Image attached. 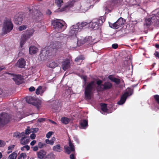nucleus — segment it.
<instances>
[{
	"label": "nucleus",
	"instance_id": "nucleus-50",
	"mask_svg": "<svg viewBox=\"0 0 159 159\" xmlns=\"http://www.w3.org/2000/svg\"><path fill=\"white\" fill-rule=\"evenodd\" d=\"M46 13L47 15H50L51 14L52 12L49 9H48L46 11Z\"/></svg>",
	"mask_w": 159,
	"mask_h": 159
},
{
	"label": "nucleus",
	"instance_id": "nucleus-28",
	"mask_svg": "<svg viewBox=\"0 0 159 159\" xmlns=\"http://www.w3.org/2000/svg\"><path fill=\"white\" fill-rule=\"evenodd\" d=\"M52 150L53 151L58 152H60L62 151L61 147L59 144L54 146Z\"/></svg>",
	"mask_w": 159,
	"mask_h": 159
},
{
	"label": "nucleus",
	"instance_id": "nucleus-42",
	"mask_svg": "<svg viewBox=\"0 0 159 159\" xmlns=\"http://www.w3.org/2000/svg\"><path fill=\"white\" fill-rule=\"evenodd\" d=\"M45 142L48 144H49L51 145H53L54 143L51 141V140H49L48 139H46L45 140Z\"/></svg>",
	"mask_w": 159,
	"mask_h": 159
},
{
	"label": "nucleus",
	"instance_id": "nucleus-39",
	"mask_svg": "<svg viewBox=\"0 0 159 159\" xmlns=\"http://www.w3.org/2000/svg\"><path fill=\"white\" fill-rule=\"evenodd\" d=\"M6 144V143L4 141L0 139V147H4Z\"/></svg>",
	"mask_w": 159,
	"mask_h": 159
},
{
	"label": "nucleus",
	"instance_id": "nucleus-4",
	"mask_svg": "<svg viewBox=\"0 0 159 159\" xmlns=\"http://www.w3.org/2000/svg\"><path fill=\"white\" fill-rule=\"evenodd\" d=\"M95 82L92 81L88 83L84 88L85 98L87 100H90L91 98L93 90L95 89Z\"/></svg>",
	"mask_w": 159,
	"mask_h": 159
},
{
	"label": "nucleus",
	"instance_id": "nucleus-9",
	"mask_svg": "<svg viewBox=\"0 0 159 159\" xmlns=\"http://www.w3.org/2000/svg\"><path fill=\"white\" fill-rule=\"evenodd\" d=\"M34 33L33 30H28L22 35L20 43V46L22 48L27 39L32 36Z\"/></svg>",
	"mask_w": 159,
	"mask_h": 159
},
{
	"label": "nucleus",
	"instance_id": "nucleus-3",
	"mask_svg": "<svg viewBox=\"0 0 159 159\" xmlns=\"http://www.w3.org/2000/svg\"><path fill=\"white\" fill-rule=\"evenodd\" d=\"M52 24L53 28L56 30L60 32L64 31L66 27L65 22L60 19L52 20Z\"/></svg>",
	"mask_w": 159,
	"mask_h": 159
},
{
	"label": "nucleus",
	"instance_id": "nucleus-36",
	"mask_svg": "<svg viewBox=\"0 0 159 159\" xmlns=\"http://www.w3.org/2000/svg\"><path fill=\"white\" fill-rule=\"evenodd\" d=\"M26 157V155L25 153H21L19 156L18 157V159H21L22 158L23 159L25 158Z\"/></svg>",
	"mask_w": 159,
	"mask_h": 159
},
{
	"label": "nucleus",
	"instance_id": "nucleus-10",
	"mask_svg": "<svg viewBox=\"0 0 159 159\" xmlns=\"http://www.w3.org/2000/svg\"><path fill=\"white\" fill-rule=\"evenodd\" d=\"M126 22L125 19L122 17H120L114 23L109 22V25L110 27L113 29H117L123 26Z\"/></svg>",
	"mask_w": 159,
	"mask_h": 159
},
{
	"label": "nucleus",
	"instance_id": "nucleus-45",
	"mask_svg": "<svg viewBox=\"0 0 159 159\" xmlns=\"http://www.w3.org/2000/svg\"><path fill=\"white\" fill-rule=\"evenodd\" d=\"M39 130V129L38 128H32L31 129V132H33L34 133H36L37 131H38Z\"/></svg>",
	"mask_w": 159,
	"mask_h": 159
},
{
	"label": "nucleus",
	"instance_id": "nucleus-47",
	"mask_svg": "<svg viewBox=\"0 0 159 159\" xmlns=\"http://www.w3.org/2000/svg\"><path fill=\"white\" fill-rule=\"evenodd\" d=\"M112 47L115 49H116L118 47V45L117 43H114L112 44Z\"/></svg>",
	"mask_w": 159,
	"mask_h": 159
},
{
	"label": "nucleus",
	"instance_id": "nucleus-43",
	"mask_svg": "<svg viewBox=\"0 0 159 159\" xmlns=\"http://www.w3.org/2000/svg\"><path fill=\"white\" fill-rule=\"evenodd\" d=\"M45 145L46 144L45 143H43L41 142H39L38 144V147L40 148H42L44 145Z\"/></svg>",
	"mask_w": 159,
	"mask_h": 159
},
{
	"label": "nucleus",
	"instance_id": "nucleus-62",
	"mask_svg": "<svg viewBox=\"0 0 159 159\" xmlns=\"http://www.w3.org/2000/svg\"><path fill=\"white\" fill-rule=\"evenodd\" d=\"M155 47L157 48H159V44H156L155 45Z\"/></svg>",
	"mask_w": 159,
	"mask_h": 159
},
{
	"label": "nucleus",
	"instance_id": "nucleus-31",
	"mask_svg": "<svg viewBox=\"0 0 159 159\" xmlns=\"http://www.w3.org/2000/svg\"><path fill=\"white\" fill-rule=\"evenodd\" d=\"M17 157V152L16 151H15L10 154L9 155L8 158V159H16Z\"/></svg>",
	"mask_w": 159,
	"mask_h": 159
},
{
	"label": "nucleus",
	"instance_id": "nucleus-38",
	"mask_svg": "<svg viewBox=\"0 0 159 159\" xmlns=\"http://www.w3.org/2000/svg\"><path fill=\"white\" fill-rule=\"evenodd\" d=\"M31 132H31V129H30V127L29 126H28L27 128L25 130V134H29Z\"/></svg>",
	"mask_w": 159,
	"mask_h": 159
},
{
	"label": "nucleus",
	"instance_id": "nucleus-20",
	"mask_svg": "<svg viewBox=\"0 0 159 159\" xmlns=\"http://www.w3.org/2000/svg\"><path fill=\"white\" fill-rule=\"evenodd\" d=\"M46 155V152L43 150H40L37 152L38 157L40 159L44 158Z\"/></svg>",
	"mask_w": 159,
	"mask_h": 159
},
{
	"label": "nucleus",
	"instance_id": "nucleus-53",
	"mask_svg": "<svg viewBox=\"0 0 159 159\" xmlns=\"http://www.w3.org/2000/svg\"><path fill=\"white\" fill-rule=\"evenodd\" d=\"M36 143V141L35 140H33L30 143V144L33 146Z\"/></svg>",
	"mask_w": 159,
	"mask_h": 159
},
{
	"label": "nucleus",
	"instance_id": "nucleus-46",
	"mask_svg": "<svg viewBox=\"0 0 159 159\" xmlns=\"http://www.w3.org/2000/svg\"><path fill=\"white\" fill-rule=\"evenodd\" d=\"M15 147V145L9 146L8 148V150L12 151L13 149Z\"/></svg>",
	"mask_w": 159,
	"mask_h": 159
},
{
	"label": "nucleus",
	"instance_id": "nucleus-13",
	"mask_svg": "<svg viewBox=\"0 0 159 159\" xmlns=\"http://www.w3.org/2000/svg\"><path fill=\"white\" fill-rule=\"evenodd\" d=\"M61 43L58 41L52 42L49 46V48L50 49L49 50L56 52L57 50L61 48Z\"/></svg>",
	"mask_w": 159,
	"mask_h": 159
},
{
	"label": "nucleus",
	"instance_id": "nucleus-54",
	"mask_svg": "<svg viewBox=\"0 0 159 159\" xmlns=\"http://www.w3.org/2000/svg\"><path fill=\"white\" fill-rule=\"evenodd\" d=\"M24 147L28 151L30 149V147L28 145H25L24 146Z\"/></svg>",
	"mask_w": 159,
	"mask_h": 159
},
{
	"label": "nucleus",
	"instance_id": "nucleus-59",
	"mask_svg": "<svg viewBox=\"0 0 159 159\" xmlns=\"http://www.w3.org/2000/svg\"><path fill=\"white\" fill-rule=\"evenodd\" d=\"M49 121L52 123V124H56L57 123L56 122H55V121L52 120H49Z\"/></svg>",
	"mask_w": 159,
	"mask_h": 159
},
{
	"label": "nucleus",
	"instance_id": "nucleus-44",
	"mask_svg": "<svg viewBox=\"0 0 159 159\" xmlns=\"http://www.w3.org/2000/svg\"><path fill=\"white\" fill-rule=\"evenodd\" d=\"M53 134V132L52 131L49 132L46 135L47 138H49L52 134Z\"/></svg>",
	"mask_w": 159,
	"mask_h": 159
},
{
	"label": "nucleus",
	"instance_id": "nucleus-23",
	"mask_svg": "<svg viewBox=\"0 0 159 159\" xmlns=\"http://www.w3.org/2000/svg\"><path fill=\"white\" fill-rule=\"evenodd\" d=\"M155 18H156V16H155L152 17L151 18H148L146 19L145 20L144 25L147 27L150 26L152 21V19H155Z\"/></svg>",
	"mask_w": 159,
	"mask_h": 159
},
{
	"label": "nucleus",
	"instance_id": "nucleus-18",
	"mask_svg": "<svg viewBox=\"0 0 159 159\" xmlns=\"http://www.w3.org/2000/svg\"><path fill=\"white\" fill-rule=\"evenodd\" d=\"M102 85L103 86V90H109L111 89L112 87V84L109 82H106Z\"/></svg>",
	"mask_w": 159,
	"mask_h": 159
},
{
	"label": "nucleus",
	"instance_id": "nucleus-8",
	"mask_svg": "<svg viewBox=\"0 0 159 159\" xmlns=\"http://www.w3.org/2000/svg\"><path fill=\"white\" fill-rule=\"evenodd\" d=\"M105 16H101L99 19L91 22L89 24V26L92 29L94 30L97 29L98 28V27L101 26L105 21Z\"/></svg>",
	"mask_w": 159,
	"mask_h": 159
},
{
	"label": "nucleus",
	"instance_id": "nucleus-60",
	"mask_svg": "<svg viewBox=\"0 0 159 159\" xmlns=\"http://www.w3.org/2000/svg\"><path fill=\"white\" fill-rule=\"evenodd\" d=\"M51 141L54 143V141L55 140V138L54 137H53L51 139Z\"/></svg>",
	"mask_w": 159,
	"mask_h": 159
},
{
	"label": "nucleus",
	"instance_id": "nucleus-1",
	"mask_svg": "<svg viewBox=\"0 0 159 159\" xmlns=\"http://www.w3.org/2000/svg\"><path fill=\"white\" fill-rule=\"evenodd\" d=\"M88 24L86 22H78L75 25H73L70 28L69 35L71 36H76L78 33L80 32Z\"/></svg>",
	"mask_w": 159,
	"mask_h": 159
},
{
	"label": "nucleus",
	"instance_id": "nucleus-12",
	"mask_svg": "<svg viewBox=\"0 0 159 159\" xmlns=\"http://www.w3.org/2000/svg\"><path fill=\"white\" fill-rule=\"evenodd\" d=\"M69 147L66 146L64 147L65 153L68 154H70L71 152H74L75 151L74 145L70 139L69 140Z\"/></svg>",
	"mask_w": 159,
	"mask_h": 159
},
{
	"label": "nucleus",
	"instance_id": "nucleus-64",
	"mask_svg": "<svg viewBox=\"0 0 159 159\" xmlns=\"http://www.w3.org/2000/svg\"><path fill=\"white\" fill-rule=\"evenodd\" d=\"M24 148H25L24 147V146L22 147H21V150L22 151H24Z\"/></svg>",
	"mask_w": 159,
	"mask_h": 159
},
{
	"label": "nucleus",
	"instance_id": "nucleus-61",
	"mask_svg": "<svg viewBox=\"0 0 159 159\" xmlns=\"http://www.w3.org/2000/svg\"><path fill=\"white\" fill-rule=\"evenodd\" d=\"M25 133L24 132H22L21 133V134H20L21 136H23L24 137H25Z\"/></svg>",
	"mask_w": 159,
	"mask_h": 159
},
{
	"label": "nucleus",
	"instance_id": "nucleus-29",
	"mask_svg": "<svg viewBox=\"0 0 159 159\" xmlns=\"http://www.w3.org/2000/svg\"><path fill=\"white\" fill-rule=\"evenodd\" d=\"M57 5V6L59 7V11L60 9V8L61 7L64 2L62 0H55L54 2Z\"/></svg>",
	"mask_w": 159,
	"mask_h": 159
},
{
	"label": "nucleus",
	"instance_id": "nucleus-37",
	"mask_svg": "<svg viewBox=\"0 0 159 159\" xmlns=\"http://www.w3.org/2000/svg\"><path fill=\"white\" fill-rule=\"evenodd\" d=\"M13 136L19 139L21 137L20 134L19 132H16L14 133Z\"/></svg>",
	"mask_w": 159,
	"mask_h": 159
},
{
	"label": "nucleus",
	"instance_id": "nucleus-51",
	"mask_svg": "<svg viewBox=\"0 0 159 159\" xmlns=\"http://www.w3.org/2000/svg\"><path fill=\"white\" fill-rule=\"evenodd\" d=\"M35 137H36V135L34 134H31L30 135V138L32 139H34L35 138Z\"/></svg>",
	"mask_w": 159,
	"mask_h": 159
},
{
	"label": "nucleus",
	"instance_id": "nucleus-55",
	"mask_svg": "<svg viewBox=\"0 0 159 159\" xmlns=\"http://www.w3.org/2000/svg\"><path fill=\"white\" fill-rule=\"evenodd\" d=\"M154 55L156 57H159V52L156 51L154 53Z\"/></svg>",
	"mask_w": 159,
	"mask_h": 159
},
{
	"label": "nucleus",
	"instance_id": "nucleus-52",
	"mask_svg": "<svg viewBox=\"0 0 159 159\" xmlns=\"http://www.w3.org/2000/svg\"><path fill=\"white\" fill-rule=\"evenodd\" d=\"M33 148V150L35 151H37L38 149V147L37 146H35L34 147H32Z\"/></svg>",
	"mask_w": 159,
	"mask_h": 159
},
{
	"label": "nucleus",
	"instance_id": "nucleus-19",
	"mask_svg": "<svg viewBox=\"0 0 159 159\" xmlns=\"http://www.w3.org/2000/svg\"><path fill=\"white\" fill-rule=\"evenodd\" d=\"M108 78L111 81L115 82L117 84H119L120 83V79L114 77L112 75H109L108 77Z\"/></svg>",
	"mask_w": 159,
	"mask_h": 159
},
{
	"label": "nucleus",
	"instance_id": "nucleus-35",
	"mask_svg": "<svg viewBox=\"0 0 159 159\" xmlns=\"http://www.w3.org/2000/svg\"><path fill=\"white\" fill-rule=\"evenodd\" d=\"M58 64L54 61L50 62L49 64V67L53 68H55L58 66Z\"/></svg>",
	"mask_w": 159,
	"mask_h": 159
},
{
	"label": "nucleus",
	"instance_id": "nucleus-17",
	"mask_svg": "<svg viewBox=\"0 0 159 159\" xmlns=\"http://www.w3.org/2000/svg\"><path fill=\"white\" fill-rule=\"evenodd\" d=\"M70 66V61L69 59H67L62 63V69L63 70H66L69 68Z\"/></svg>",
	"mask_w": 159,
	"mask_h": 159
},
{
	"label": "nucleus",
	"instance_id": "nucleus-41",
	"mask_svg": "<svg viewBox=\"0 0 159 159\" xmlns=\"http://www.w3.org/2000/svg\"><path fill=\"white\" fill-rule=\"evenodd\" d=\"M102 81L101 80H99L97 81L96 83L98 85V87L97 88V90L98 89L99 86H102Z\"/></svg>",
	"mask_w": 159,
	"mask_h": 159
},
{
	"label": "nucleus",
	"instance_id": "nucleus-34",
	"mask_svg": "<svg viewBox=\"0 0 159 159\" xmlns=\"http://www.w3.org/2000/svg\"><path fill=\"white\" fill-rule=\"evenodd\" d=\"M61 121L63 123L66 125L69 123L70 120L67 117H63L61 118Z\"/></svg>",
	"mask_w": 159,
	"mask_h": 159
},
{
	"label": "nucleus",
	"instance_id": "nucleus-14",
	"mask_svg": "<svg viewBox=\"0 0 159 159\" xmlns=\"http://www.w3.org/2000/svg\"><path fill=\"white\" fill-rule=\"evenodd\" d=\"M75 2L74 0H70L65 3L64 6L59 10V11L62 12L66 10L68 8H70L72 7Z\"/></svg>",
	"mask_w": 159,
	"mask_h": 159
},
{
	"label": "nucleus",
	"instance_id": "nucleus-6",
	"mask_svg": "<svg viewBox=\"0 0 159 159\" xmlns=\"http://www.w3.org/2000/svg\"><path fill=\"white\" fill-rule=\"evenodd\" d=\"M11 117L7 113L2 112L0 114V127H3L10 121Z\"/></svg>",
	"mask_w": 159,
	"mask_h": 159
},
{
	"label": "nucleus",
	"instance_id": "nucleus-56",
	"mask_svg": "<svg viewBox=\"0 0 159 159\" xmlns=\"http://www.w3.org/2000/svg\"><path fill=\"white\" fill-rule=\"evenodd\" d=\"M70 159H75L74 155L73 154H71L70 155Z\"/></svg>",
	"mask_w": 159,
	"mask_h": 159
},
{
	"label": "nucleus",
	"instance_id": "nucleus-26",
	"mask_svg": "<svg viewBox=\"0 0 159 159\" xmlns=\"http://www.w3.org/2000/svg\"><path fill=\"white\" fill-rule=\"evenodd\" d=\"M38 48L34 46H31L29 48V52L31 55L35 54L38 51Z\"/></svg>",
	"mask_w": 159,
	"mask_h": 159
},
{
	"label": "nucleus",
	"instance_id": "nucleus-7",
	"mask_svg": "<svg viewBox=\"0 0 159 159\" xmlns=\"http://www.w3.org/2000/svg\"><path fill=\"white\" fill-rule=\"evenodd\" d=\"M29 12V17L33 19L38 20L39 18H41L43 14L39 10L33 9V8L28 7Z\"/></svg>",
	"mask_w": 159,
	"mask_h": 159
},
{
	"label": "nucleus",
	"instance_id": "nucleus-40",
	"mask_svg": "<svg viewBox=\"0 0 159 159\" xmlns=\"http://www.w3.org/2000/svg\"><path fill=\"white\" fill-rule=\"evenodd\" d=\"M26 26L24 25L20 26L18 28V29L19 31H21L26 29Z\"/></svg>",
	"mask_w": 159,
	"mask_h": 159
},
{
	"label": "nucleus",
	"instance_id": "nucleus-32",
	"mask_svg": "<svg viewBox=\"0 0 159 159\" xmlns=\"http://www.w3.org/2000/svg\"><path fill=\"white\" fill-rule=\"evenodd\" d=\"M100 105L101 109L103 111L106 112L107 111L108 109L107 104L104 103H101Z\"/></svg>",
	"mask_w": 159,
	"mask_h": 159
},
{
	"label": "nucleus",
	"instance_id": "nucleus-11",
	"mask_svg": "<svg viewBox=\"0 0 159 159\" xmlns=\"http://www.w3.org/2000/svg\"><path fill=\"white\" fill-rule=\"evenodd\" d=\"M25 100L27 103L32 104L35 106L38 109H39L41 106L40 102L37 101L35 98L33 97L27 96L25 98Z\"/></svg>",
	"mask_w": 159,
	"mask_h": 159
},
{
	"label": "nucleus",
	"instance_id": "nucleus-49",
	"mask_svg": "<svg viewBox=\"0 0 159 159\" xmlns=\"http://www.w3.org/2000/svg\"><path fill=\"white\" fill-rule=\"evenodd\" d=\"M35 90V88L33 86L31 87L29 89V90L30 92H33Z\"/></svg>",
	"mask_w": 159,
	"mask_h": 159
},
{
	"label": "nucleus",
	"instance_id": "nucleus-63",
	"mask_svg": "<svg viewBox=\"0 0 159 159\" xmlns=\"http://www.w3.org/2000/svg\"><path fill=\"white\" fill-rule=\"evenodd\" d=\"M88 38H86L84 40V41L85 42H87L88 41Z\"/></svg>",
	"mask_w": 159,
	"mask_h": 159
},
{
	"label": "nucleus",
	"instance_id": "nucleus-48",
	"mask_svg": "<svg viewBox=\"0 0 159 159\" xmlns=\"http://www.w3.org/2000/svg\"><path fill=\"white\" fill-rule=\"evenodd\" d=\"M45 120V119L44 118H40L38 119V121L39 122H42L44 121Z\"/></svg>",
	"mask_w": 159,
	"mask_h": 159
},
{
	"label": "nucleus",
	"instance_id": "nucleus-22",
	"mask_svg": "<svg viewBox=\"0 0 159 159\" xmlns=\"http://www.w3.org/2000/svg\"><path fill=\"white\" fill-rule=\"evenodd\" d=\"M80 124L81 127L83 129H85L88 126V122L85 120H81L80 122Z\"/></svg>",
	"mask_w": 159,
	"mask_h": 159
},
{
	"label": "nucleus",
	"instance_id": "nucleus-15",
	"mask_svg": "<svg viewBox=\"0 0 159 159\" xmlns=\"http://www.w3.org/2000/svg\"><path fill=\"white\" fill-rule=\"evenodd\" d=\"M13 75V79L17 85H19L22 83V80L23 77L20 75H14L11 74Z\"/></svg>",
	"mask_w": 159,
	"mask_h": 159
},
{
	"label": "nucleus",
	"instance_id": "nucleus-33",
	"mask_svg": "<svg viewBox=\"0 0 159 159\" xmlns=\"http://www.w3.org/2000/svg\"><path fill=\"white\" fill-rule=\"evenodd\" d=\"M84 59L85 57H84V56L82 55H80L79 56L76 58L75 59V61L77 63H78V62H80L81 60H84Z\"/></svg>",
	"mask_w": 159,
	"mask_h": 159
},
{
	"label": "nucleus",
	"instance_id": "nucleus-16",
	"mask_svg": "<svg viewBox=\"0 0 159 159\" xmlns=\"http://www.w3.org/2000/svg\"><path fill=\"white\" fill-rule=\"evenodd\" d=\"M25 18L24 15L20 14L18 15L15 18V22L16 24L21 25Z\"/></svg>",
	"mask_w": 159,
	"mask_h": 159
},
{
	"label": "nucleus",
	"instance_id": "nucleus-57",
	"mask_svg": "<svg viewBox=\"0 0 159 159\" xmlns=\"http://www.w3.org/2000/svg\"><path fill=\"white\" fill-rule=\"evenodd\" d=\"M5 69V67L3 66L0 67V72L2 70Z\"/></svg>",
	"mask_w": 159,
	"mask_h": 159
},
{
	"label": "nucleus",
	"instance_id": "nucleus-5",
	"mask_svg": "<svg viewBox=\"0 0 159 159\" xmlns=\"http://www.w3.org/2000/svg\"><path fill=\"white\" fill-rule=\"evenodd\" d=\"M13 25L11 20L6 18L4 21L2 30L4 34L10 32L13 29Z\"/></svg>",
	"mask_w": 159,
	"mask_h": 159
},
{
	"label": "nucleus",
	"instance_id": "nucleus-30",
	"mask_svg": "<svg viewBox=\"0 0 159 159\" xmlns=\"http://www.w3.org/2000/svg\"><path fill=\"white\" fill-rule=\"evenodd\" d=\"M44 92V91L42 89L41 86H39L37 89L35 91V93L37 95L42 94Z\"/></svg>",
	"mask_w": 159,
	"mask_h": 159
},
{
	"label": "nucleus",
	"instance_id": "nucleus-25",
	"mask_svg": "<svg viewBox=\"0 0 159 159\" xmlns=\"http://www.w3.org/2000/svg\"><path fill=\"white\" fill-rule=\"evenodd\" d=\"M18 63L19 65V67L20 68H24L25 65V61L24 59L21 58L18 61Z\"/></svg>",
	"mask_w": 159,
	"mask_h": 159
},
{
	"label": "nucleus",
	"instance_id": "nucleus-2",
	"mask_svg": "<svg viewBox=\"0 0 159 159\" xmlns=\"http://www.w3.org/2000/svg\"><path fill=\"white\" fill-rule=\"evenodd\" d=\"M119 0H109L107 1L103 7L105 13L108 14L111 12L115 7L119 5Z\"/></svg>",
	"mask_w": 159,
	"mask_h": 159
},
{
	"label": "nucleus",
	"instance_id": "nucleus-21",
	"mask_svg": "<svg viewBox=\"0 0 159 159\" xmlns=\"http://www.w3.org/2000/svg\"><path fill=\"white\" fill-rule=\"evenodd\" d=\"M127 98L125 94H123L121 97L120 100L117 102V104L119 105L123 104L125 103Z\"/></svg>",
	"mask_w": 159,
	"mask_h": 159
},
{
	"label": "nucleus",
	"instance_id": "nucleus-27",
	"mask_svg": "<svg viewBox=\"0 0 159 159\" xmlns=\"http://www.w3.org/2000/svg\"><path fill=\"white\" fill-rule=\"evenodd\" d=\"M133 93V90L130 88H128L127 89V91L125 92L123 94H125V95L128 97V96H131Z\"/></svg>",
	"mask_w": 159,
	"mask_h": 159
},
{
	"label": "nucleus",
	"instance_id": "nucleus-58",
	"mask_svg": "<svg viewBox=\"0 0 159 159\" xmlns=\"http://www.w3.org/2000/svg\"><path fill=\"white\" fill-rule=\"evenodd\" d=\"M83 79L84 80V81L85 82V84L86 83L87 81V77L86 76H84L83 77Z\"/></svg>",
	"mask_w": 159,
	"mask_h": 159
},
{
	"label": "nucleus",
	"instance_id": "nucleus-24",
	"mask_svg": "<svg viewBox=\"0 0 159 159\" xmlns=\"http://www.w3.org/2000/svg\"><path fill=\"white\" fill-rule=\"evenodd\" d=\"M29 141V138L27 137H22L20 139V143L22 145L26 144L28 143Z\"/></svg>",
	"mask_w": 159,
	"mask_h": 159
}]
</instances>
